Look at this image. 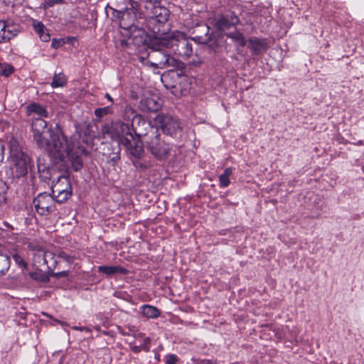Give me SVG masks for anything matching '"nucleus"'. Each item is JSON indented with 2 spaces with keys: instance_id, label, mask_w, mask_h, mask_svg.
<instances>
[{
  "instance_id": "obj_18",
  "label": "nucleus",
  "mask_w": 364,
  "mask_h": 364,
  "mask_svg": "<svg viewBox=\"0 0 364 364\" xmlns=\"http://www.w3.org/2000/svg\"><path fill=\"white\" fill-rule=\"evenodd\" d=\"M248 48L250 49L252 55H258L267 50V43L264 38L252 37L248 40Z\"/></svg>"
},
{
  "instance_id": "obj_38",
  "label": "nucleus",
  "mask_w": 364,
  "mask_h": 364,
  "mask_svg": "<svg viewBox=\"0 0 364 364\" xmlns=\"http://www.w3.org/2000/svg\"><path fill=\"white\" fill-rule=\"evenodd\" d=\"M58 257L70 264L74 261V257L70 255H68L65 252H60L58 254Z\"/></svg>"
},
{
  "instance_id": "obj_47",
  "label": "nucleus",
  "mask_w": 364,
  "mask_h": 364,
  "mask_svg": "<svg viewBox=\"0 0 364 364\" xmlns=\"http://www.w3.org/2000/svg\"><path fill=\"white\" fill-rule=\"evenodd\" d=\"M105 98L107 99L109 102H110L112 104L114 102L113 98L111 97V95L109 93H106L105 95Z\"/></svg>"
},
{
  "instance_id": "obj_36",
  "label": "nucleus",
  "mask_w": 364,
  "mask_h": 364,
  "mask_svg": "<svg viewBox=\"0 0 364 364\" xmlns=\"http://www.w3.org/2000/svg\"><path fill=\"white\" fill-rule=\"evenodd\" d=\"M13 259L16 264H18L20 267L26 268V263L25 262L23 258L18 254H15L13 255Z\"/></svg>"
},
{
  "instance_id": "obj_27",
  "label": "nucleus",
  "mask_w": 364,
  "mask_h": 364,
  "mask_svg": "<svg viewBox=\"0 0 364 364\" xmlns=\"http://www.w3.org/2000/svg\"><path fill=\"white\" fill-rule=\"evenodd\" d=\"M232 173V168L230 167L226 168L223 173L220 175L219 181H220V186L222 188H225L229 186L230 181L229 179V176Z\"/></svg>"
},
{
  "instance_id": "obj_26",
  "label": "nucleus",
  "mask_w": 364,
  "mask_h": 364,
  "mask_svg": "<svg viewBox=\"0 0 364 364\" xmlns=\"http://www.w3.org/2000/svg\"><path fill=\"white\" fill-rule=\"evenodd\" d=\"M227 36L232 39L235 43H237L240 46H245L247 43V41L244 35L238 31L228 33Z\"/></svg>"
},
{
  "instance_id": "obj_51",
  "label": "nucleus",
  "mask_w": 364,
  "mask_h": 364,
  "mask_svg": "<svg viewBox=\"0 0 364 364\" xmlns=\"http://www.w3.org/2000/svg\"><path fill=\"white\" fill-rule=\"evenodd\" d=\"M4 28L3 21H0V32Z\"/></svg>"
},
{
  "instance_id": "obj_43",
  "label": "nucleus",
  "mask_w": 364,
  "mask_h": 364,
  "mask_svg": "<svg viewBox=\"0 0 364 364\" xmlns=\"http://www.w3.org/2000/svg\"><path fill=\"white\" fill-rule=\"evenodd\" d=\"M37 166H38V170L39 172H44L46 171V169H47V166H46L44 164H42L41 163V159H38V161H37Z\"/></svg>"
},
{
  "instance_id": "obj_7",
  "label": "nucleus",
  "mask_w": 364,
  "mask_h": 364,
  "mask_svg": "<svg viewBox=\"0 0 364 364\" xmlns=\"http://www.w3.org/2000/svg\"><path fill=\"white\" fill-rule=\"evenodd\" d=\"M139 4L133 0L129 1V6L123 10H117L112 6H107L106 10L112 11V18L119 21L120 26L122 29L127 28L136 24L137 20V9Z\"/></svg>"
},
{
  "instance_id": "obj_1",
  "label": "nucleus",
  "mask_w": 364,
  "mask_h": 364,
  "mask_svg": "<svg viewBox=\"0 0 364 364\" xmlns=\"http://www.w3.org/2000/svg\"><path fill=\"white\" fill-rule=\"evenodd\" d=\"M101 134L104 139L122 144L127 152L134 158H141L144 154V146L140 141H136L129 122L122 119L116 120L111 124L102 126Z\"/></svg>"
},
{
  "instance_id": "obj_45",
  "label": "nucleus",
  "mask_w": 364,
  "mask_h": 364,
  "mask_svg": "<svg viewBox=\"0 0 364 364\" xmlns=\"http://www.w3.org/2000/svg\"><path fill=\"white\" fill-rule=\"evenodd\" d=\"M73 329L74 330H76V331H86V332H90V330L85 327V326H75L73 327Z\"/></svg>"
},
{
  "instance_id": "obj_9",
  "label": "nucleus",
  "mask_w": 364,
  "mask_h": 364,
  "mask_svg": "<svg viewBox=\"0 0 364 364\" xmlns=\"http://www.w3.org/2000/svg\"><path fill=\"white\" fill-rule=\"evenodd\" d=\"M52 194L58 203L65 202L72 196V186L69 178L61 176L58 178L55 182H53L51 187Z\"/></svg>"
},
{
  "instance_id": "obj_41",
  "label": "nucleus",
  "mask_w": 364,
  "mask_h": 364,
  "mask_svg": "<svg viewBox=\"0 0 364 364\" xmlns=\"http://www.w3.org/2000/svg\"><path fill=\"white\" fill-rule=\"evenodd\" d=\"M64 41L63 39H53L51 46L53 48L57 49L61 47L64 44Z\"/></svg>"
},
{
  "instance_id": "obj_52",
  "label": "nucleus",
  "mask_w": 364,
  "mask_h": 364,
  "mask_svg": "<svg viewBox=\"0 0 364 364\" xmlns=\"http://www.w3.org/2000/svg\"><path fill=\"white\" fill-rule=\"evenodd\" d=\"M124 43H125V41H122V46L124 45Z\"/></svg>"
},
{
  "instance_id": "obj_4",
  "label": "nucleus",
  "mask_w": 364,
  "mask_h": 364,
  "mask_svg": "<svg viewBox=\"0 0 364 364\" xmlns=\"http://www.w3.org/2000/svg\"><path fill=\"white\" fill-rule=\"evenodd\" d=\"M33 140L38 146L48 151L53 155L57 153L65 155L68 153V141L63 134H55L53 132L48 134H39V137L33 136Z\"/></svg>"
},
{
  "instance_id": "obj_21",
  "label": "nucleus",
  "mask_w": 364,
  "mask_h": 364,
  "mask_svg": "<svg viewBox=\"0 0 364 364\" xmlns=\"http://www.w3.org/2000/svg\"><path fill=\"white\" fill-rule=\"evenodd\" d=\"M4 28L0 32V43L9 41L17 36L18 30L15 26H10L3 21Z\"/></svg>"
},
{
  "instance_id": "obj_23",
  "label": "nucleus",
  "mask_w": 364,
  "mask_h": 364,
  "mask_svg": "<svg viewBox=\"0 0 364 364\" xmlns=\"http://www.w3.org/2000/svg\"><path fill=\"white\" fill-rule=\"evenodd\" d=\"M99 272L107 276H112L115 274H125L127 270L121 266H99L97 267Z\"/></svg>"
},
{
  "instance_id": "obj_2",
  "label": "nucleus",
  "mask_w": 364,
  "mask_h": 364,
  "mask_svg": "<svg viewBox=\"0 0 364 364\" xmlns=\"http://www.w3.org/2000/svg\"><path fill=\"white\" fill-rule=\"evenodd\" d=\"M121 117L124 120L131 122L136 141H140L142 146L148 137L150 138L159 131L156 127L153 126L151 122L144 119L129 105L124 107Z\"/></svg>"
},
{
  "instance_id": "obj_31",
  "label": "nucleus",
  "mask_w": 364,
  "mask_h": 364,
  "mask_svg": "<svg viewBox=\"0 0 364 364\" xmlns=\"http://www.w3.org/2000/svg\"><path fill=\"white\" fill-rule=\"evenodd\" d=\"M113 113V108L112 106H106L101 108H97L95 110V115L98 118H102L106 115L112 114Z\"/></svg>"
},
{
  "instance_id": "obj_25",
  "label": "nucleus",
  "mask_w": 364,
  "mask_h": 364,
  "mask_svg": "<svg viewBox=\"0 0 364 364\" xmlns=\"http://www.w3.org/2000/svg\"><path fill=\"white\" fill-rule=\"evenodd\" d=\"M142 314L149 318H156L160 316V311L154 306L144 304L142 306Z\"/></svg>"
},
{
  "instance_id": "obj_24",
  "label": "nucleus",
  "mask_w": 364,
  "mask_h": 364,
  "mask_svg": "<svg viewBox=\"0 0 364 364\" xmlns=\"http://www.w3.org/2000/svg\"><path fill=\"white\" fill-rule=\"evenodd\" d=\"M26 112L28 115L35 113L41 117V118L42 117H48V112L46 109L43 106L35 102L31 103L26 107Z\"/></svg>"
},
{
  "instance_id": "obj_19",
  "label": "nucleus",
  "mask_w": 364,
  "mask_h": 364,
  "mask_svg": "<svg viewBox=\"0 0 364 364\" xmlns=\"http://www.w3.org/2000/svg\"><path fill=\"white\" fill-rule=\"evenodd\" d=\"M68 153L65 154V155L60 154V153H57L56 156H58L61 159H63L65 157H68L70 160L72 167L75 171H80L82 167V161L80 156L75 154L73 151L72 145L68 142Z\"/></svg>"
},
{
  "instance_id": "obj_28",
  "label": "nucleus",
  "mask_w": 364,
  "mask_h": 364,
  "mask_svg": "<svg viewBox=\"0 0 364 364\" xmlns=\"http://www.w3.org/2000/svg\"><path fill=\"white\" fill-rule=\"evenodd\" d=\"M202 30L204 31L205 36H195L193 39L199 43L202 44H208L210 40H211V36L209 33L210 31V27L207 25H204L202 26Z\"/></svg>"
},
{
  "instance_id": "obj_13",
  "label": "nucleus",
  "mask_w": 364,
  "mask_h": 364,
  "mask_svg": "<svg viewBox=\"0 0 364 364\" xmlns=\"http://www.w3.org/2000/svg\"><path fill=\"white\" fill-rule=\"evenodd\" d=\"M124 36L127 38V44H133L137 47L144 45L146 41V33L136 24L124 30Z\"/></svg>"
},
{
  "instance_id": "obj_5",
  "label": "nucleus",
  "mask_w": 364,
  "mask_h": 364,
  "mask_svg": "<svg viewBox=\"0 0 364 364\" xmlns=\"http://www.w3.org/2000/svg\"><path fill=\"white\" fill-rule=\"evenodd\" d=\"M166 48L172 50L173 53L183 59H187L193 54V45L185 34L178 31L171 33L169 38L161 41Z\"/></svg>"
},
{
  "instance_id": "obj_44",
  "label": "nucleus",
  "mask_w": 364,
  "mask_h": 364,
  "mask_svg": "<svg viewBox=\"0 0 364 364\" xmlns=\"http://www.w3.org/2000/svg\"><path fill=\"white\" fill-rule=\"evenodd\" d=\"M68 274H69L68 271H62V272L55 273L54 276L57 278H60V277H67L68 275Z\"/></svg>"
},
{
  "instance_id": "obj_29",
  "label": "nucleus",
  "mask_w": 364,
  "mask_h": 364,
  "mask_svg": "<svg viewBox=\"0 0 364 364\" xmlns=\"http://www.w3.org/2000/svg\"><path fill=\"white\" fill-rule=\"evenodd\" d=\"M10 267L9 257L4 254H0V275L6 274Z\"/></svg>"
},
{
  "instance_id": "obj_22",
  "label": "nucleus",
  "mask_w": 364,
  "mask_h": 364,
  "mask_svg": "<svg viewBox=\"0 0 364 364\" xmlns=\"http://www.w3.org/2000/svg\"><path fill=\"white\" fill-rule=\"evenodd\" d=\"M33 28L42 41L48 42L50 41V36L48 31L42 22L34 20L33 21Z\"/></svg>"
},
{
  "instance_id": "obj_30",
  "label": "nucleus",
  "mask_w": 364,
  "mask_h": 364,
  "mask_svg": "<svg viewBox=\"0 0 364 364\" xmlns=\"http://www.w3.org/2000/svg\"><path fill=\"white\" fill-rule=\"evenodd\" d=\"M66 83V77L64 74L58 73L53 76L51 86L53 87H63Z\"/></svg>"
},
{
  "instance_id": "obj_37",
  "label": "nucleus",
  "mask_w": 364,
  "mask_h": 364,
  "mask_svg": "<svg viewBox=\"0 0 364 364\" xmlns=\"http://www.w3.org/2000/svg\"><path fill=\"white\" fill-rule=\"evenodd\" d=\"M287 330L288 331V333L290 334L289 336L287 334V332L284 333V338L287 340L291 341V343L295 341L297 342V333L296 332H291L290 330L287 328Z\"/></svg>"
},
{
  "instance_id": "obj_11",
  "label": "nucleus",
  "mask_w": 364,
  "mask_h": 364,
  "mask_svg": "<svg viewBox=\"0 0 364 364\" xmlns=\"http://www.w3.org/2000/svg\"><path fill=\"white\" fill-rule=\"evenodd\" d=\"M53 196L46 193H40L33 199V203L36 211L41 215H46L55 210V201Z\"/></svg>"
},
{
  "instance_id": "obj_48",
  "label": "nucleus",
  "mask_w": 364,
  "mask_h": 364,
  "mask_svg": "<svg viewBox=\"0 0 364 364\" xmlns=\"http://www.w3.org/2000/svg\"><path fill=\"white\" fill-rule=\"evenodd\" d=\"M200 63H201V62H200V61H195V60H193V61L191 62V65H193V66H198V65H200Z\"/></svg>"
},
{
  "instance_id": "obj_20",
  "label": "nucleus",
  "mask_w": 364,
  "mask_h": 364,
  "mask_svg": "<svg viewBox=\"0 0 364 364\" xmlns=\"http://www.w3.org/2000/svg\"><path fill=\"white\" fill-rule=\"evenodd\" d=\"M31 129L33 136L37 135L38 138L39 137V134L53 132L52 130L47 128V122L41 117L36 118L33 120Z\"/></svg>"
},
{
  "instance_id": "obj_32",
  "label": "nucleus",
  "mask_w": 364,
  "mask_h": 364,
  "mask_svg": "<svg viewBox=\"0 0 364 364\" xmlns=\"http://www.w3.org/2000/svg\"><path fill=\"white\" fill-rule=\"evenodd\" d=\"M14 71V68L8 63H3L0 68V76L9 77Z\"/></svg>"
},
{
  "instance_id": "obj_46",
  "label": "nucleus",
  "mask_w": 364,
  "mask_h": 364,
  "mask_svg": "<svg viewBox=\"0 0 364 364\" xmlns=\"http://www.w3.org/2000/svg\"><path fill=\"white\" fill-rule=\"evenodd\" d=\"M199 364H214V361L213 360L203 359L200 360Z\"/></svg>"
},
{
  "instance_id": "obj_17",
  "label": "nucleus",
  "mask_w": 364,
  "mask_h": 364,
  "mask_svg": "<svg viewBox=\"0 0 364 364\" xmlns=\"http://www.w3.org/2000/svg\"><path fill=\"white\" fill-rule=\"evenodd\" d=\"M161 1L149 2V5L146 6V9H150L148 13V18H155L156 20H168L169 11L160 4Z\"/></svg>"
},
{
  "instance_id": "obj_35",
  "label": "nucleus",
  "mask_w": 364,
  "mask_h": 364,
  "mask_svg": "<svg viewBox=\"0 0 364 364\" xmlns=\"http://www.w3.org/2000/svg\"><path fill=\"white\" fill-rule=\"evenodd\" d=\"M31 277L40 282H47L48 279V277L41 272H31Z\"/></svg>"
},
{
  "instance_id": "obj_42",
  "label": "nucleus",
  "mask_w": 364,
  "mask_h": 364,
  "mask_svg": "<svg viewBox=\"0 0 364 364\" xmlns=\"http://www.w3.org/2000/svg\"><path fill=\"white\" fill-rule=\"evenodd\" d=\"M322 205L316 208L315 210L311 213L312 218H318L322 214Z\"/></svg>"
},
{
  "instance_id": "obj_50",
  "label": "nucleus",
  "mask_w": 364,
  "mask_h": 364,
  "mask_svg": "<svg viewBox=\"0 0 364 364\" xmlns=\"http://www.w3.org/2000/svg\"><path fill=\"white\" fill-rule=\"evenodd\" d=\"M4 159V151L2 149H0V162Z\"/></svg>"
},
{
  "instance_id": "obj_34",
  "label": "nucleus",
  "mask_w": 364,
  "mask_h": 364,
  "mask_svg": "<svg viewBox=\"0 0 364 364\" xmlns=\"http://www.w3.org/2000/svg\"><path fill=\"white\" fill-rule=\"evenodd\" d=\"M136 159L132 161V163H133V165L136 168H140L141 170H145V169L148 168L149 167H150V164L149 162H143V161L139 160L138 159L139 158H136Z\"/></svg>"
},
{
  "instance_id": "obj_39",
  "label": "nucleus",
  "mask_w": 364,
  "mask_h": 364,
  "mask_svg": "<svg viewBox=\"0 0 364 364\" xmlns=\"http://www.w3.org/2000/svg\"><path fill=\"white\" fill-rule=\"evenodd\" d=\"M178 358L174 354H169L166 357V364H176Z\"/></svg>"
},
{
  "instance_id": "obj_3",
  "label": "nucleus",
  "mask_w": 364,
  "mask_h": 364,
  "mask_svg": "<svg viewBox=\"0 0 364 364\" xmlns=\"http://www.w3.org/2000/svg\"><path fill=\"white\" fill-rule=\"evenodd\" d=\"M164 38L151 39V51L149 53L150 58V65L154 68L166 69L169 67L177 68L179 61L166 50V48L161 41Z\"/></svg>"
},
{
  "instance_id": "obj_12",
  "label": "nucleus",
  "mask_w": 364,
  "mask_h": 364,
  "mask_svg": "<svg viewBox=\"0 0 364 364\" xmlns=\"http://www.w3.org/2000/svg\"><path fill=\"white\" fill-rule=\"evenodd\" d=\"M146 26L149 31L152 33V39L169 38L171 33L168 20H156L155 18H147Z\"/></svg>"
},
{
  "instance_id": "obj_15",
  "label": "nucleus",
  "mask_w": 364,
  "mask_h": 364,
  "mask_svg": "<svg viewBox=\"0 0 364 364\" xmlns=\"http://www.w3.org/2000/svg\"><path fill=\"white\" fill-rule=\"evenodd\" d=\"M161 107V102L156 95L144 97L139 102V108L143 112H156Z\"/></svg>"
},
{
  "instance_id": "obj_33",
  "label": "nucleus",
  "mask_w": 364,
  "mask_h": 364,
  "mask_svg": "<svg viewBox=\"0 0 364 364\" xmlns=\"http://www.w3.org/2000/svg\"><path fill=\"white\" fill-rule=\"evenodd\" d=\"M8 186L6 183L0 179V205L4 204L6 201V191Z\"/></svg>"
},
{
  "instance_id": "obj_14",
  "label": "nucleus",
  "mask_w": 364,
  "mask_h": 364,
  "mask_svg": "<svg viewBox=\"0 0 364 364\" xmlns=\"http://www.w3.org/2000/svg\"><path fill=\"white\" fill-rule=\"evenodd\" d=\"M240 22L239 17L233 12L222 14L215 19L214 26L218 31H225Z\"/></svg>"
},
{
  "instance_id": "obj_49",
  "label": "nucleus",
  "mask_w": 364,
  "mask_h": 364,
  "mask_svg": "<svg viewBox=\"0 0 364 364\" xmlns=\"http://www.w3.org/2000/svg\"><path fill=\"white\" fill-rule=\"evenodd\" d=\"M142 349L140 348V346H135L134 348H133V350L134 352L135 353H138L139 352L140 350H141Z\"/></svg>"
},
{
  "instance_id": "obj_8",
  "label": "nucleus",
  "mask_w": 364,
  "mask_h": 364,
  "mask_svg": "<svg viewBox=\"0 0 364 364\" xmlns=\"http://www.w3.org/2000/svg\"><path fill=\"white\" fill-rule=\"evenodd\" d=\"M144 144L151 154L157 159H165L170 154L171 146L168 144L161 139L159 131L150 138L148 137Z\"/></svg>"
},
{
  "instance_id": "obj_16",
  "label": "nucleus",
  "mask_w": 364,
  "mask_h": 364,
  "mask_svg": "<svg viewBox=\"0 0 364 364\" xmlns=\"http://www.w3.org/2000/svg\"><path fill=\"white\" fill-rule=\"evenodd\" d=\"M161 1L149 2V5L146 6V9H150L148 13V18H155L156 20H168L169 11L160 4Z\"/></svg>"
},
{
  "instance_id": "obj_6",
  "label": "nucleus",
  "mask_w": 364,
  "mask_h": 364,
  "mask_svg": "<svg viewBox=\"0 0 364 364\" xmlns=\"http://www.w3.org/2000/svg\"><path fill=\"white\" fill-rule=\"evenodd\" d=\"M9 147L14 176L18 178L26 176L31 165L30 156L21 150L16 139L10 140Z\"/></svg>"
},
{
  "instance_id": "obj_10",
  "label": "nucleus",
  "mask_w": 364,
  "mask_h": 364,
  "mask_svg": "<svg viewBox=\"0 0 364 364\" xmlns=\"http://www.w3.org/2000/svg\"><path fill=\"white\" fill-rule=\"evenodd\" d=\"M154 120L165 134L176 136L181 131L178 119L170 114H159L156 116Z\"/></svg>"
},
{
  "instance_id": "obj_40",
  "label": "nucleus",
  "mask_w": 364,
  "mask_h": 364,
  "mask_svg": "<svg viewBox=\"0 0 364 364\" xmlns=\"http://www.w3.org/2000/svg\"><path fill=\"white\" fill-rule=\"evenodd\" d=\"M140 348L146 351V352H148L150 350V338L149 337H146L144 340H143V343L140 346Z\"/></svg>"
}]
</instances>
